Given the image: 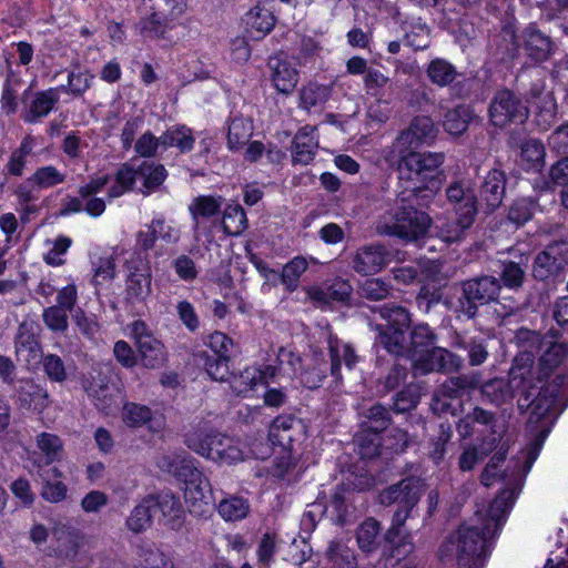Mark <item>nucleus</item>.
<instances>
[{"mask_svg": "<svg viewBox=\"0 0 568 568\" xmlns=\"http://www.w3.org/2000/svg\"><path fill=\"white\" fill-rule=\"evenodd\" d=\"M539 378L529 377V357L514 358L509 371L508 381L495 377L484 383L480 382L479 390L484 400L501 407L511 404L515 396L520 413L530 409L528 424L537 425L550 416L556 417V400L559 394L558 384L537 386Z\"/></svg>", "mask_w": 568, "mask_h": 568, "instance_id": "obj_1", "label": "nucleus"}, {"mask_svg": "<svg viewBox=\"0 0 568 568\" xmlns=\"http://www.w3.org/2000/svg\"><path fill=\"white\" fill-rule=\"evenodd\" d=\"M519 484L499 493L491 501L484 527L462 525L440 547V559L455 558L463 568H481L488 536H494L506 520L519 494Z\"/></svg>", "mask_w": 568, "mask_h": 568, "instance_id": "obj_2", "label": "nucleus"}, {"mask_svg": "<svg viewBox=\"0 0 568 568\" xmlns=\"http://www.w3.org/2000/svg\"><path fill=\"white\" fill-rule=\"evenodd\" d=\"M386 161L397 166L400 181L413 183L407 186L413 195L418 196L423 191L433 193L440 185V166L445 162L444 152L407 151L400 155H386Z\"/></svg>", "mask_w": 568, "mask_h": 568, "instance_id": "obj_3", "label": "nucleus"}, {"mask_svg": "<svg viewBox=\"0 0 568 568\" xmlns=\"http://www.w3.org/2000/svg\"><path fill=\"white\" fill-rule=\"evenodd\" d=\"M184 443L196 454L214 462L232 465L243 460V452L239 444L204 422L193 426L185 434Z\"/></svg>", "mask_w": 568, "mask_h": 568, "instance_id": "obj_4", "label": "nucleus"}, {"mask_svg": "<svg viewBox=\"0 0 568 568\" xmlns=\"http://www.w3.org/2000/svg\"><path fill=\"white\" fill-rule=\"evenodd\" d=\"M432 225L430 216L412 205L396 204L387 210L375 224L378 235L396 236L404 241H416L424 236Z\"/></svg>", "mask_w": 568, "mask_h": 568, "instance_id": "obj_5", "label": "nucleus"}, {"mask_svg": "<svg viewBox=\"0 0 568 568\" xmlns=\"http://www.w3.org/2000/svg\"><path fill=\"white\" fill-rule=\"evenodd\" d=\"M424 491L425 485L422 479L412 476L386 487L379 493L378 499L383 506L397 505L393 515L392 527L386 534L388 540L398 535L399 528L404 526Z\"/></svg>", "mask_w": 568, "mask_h": 568, "instance_id": "obj_6", "label": "nucleus"}, {"mask_svg": "<svg viewBox=\"0 0 568 568\" xmlns=\"http://www.w3.org/2000/svg\"><path fill=\"white\" fill-rule=\"evenodd\" d=\"M141 36L160 40L173 29L174 21L184 14L186 0H141Z\"/></svg>", "mask_w": 568, "mask_h": 568, "instance_id": "obj_7", "label": "nucleus"}, {"mask_svg": "<svg viewBox=\"0 0 568 568\" xmlns=\"http://www.w3.org/2000/svg\"><path fill=\"white\" fill-rule=\"evenodd\" d=\"M459 294V311L467 320L477 316L480 306L497 302L500 296L497 277L493 275H478L455 284Z\"/></svg>", "mask_w": 568, "mask_h": 568, "instance_id": "obj_8", "label": "nucleus"}, {"mask_svg": "<svg viewBox=\"0 0 568 568\" xmlns=\"http://www.w3.org/2000/svg\"><path fill=\"white\" fill-rule=\"evenodd\" d=\"M488 115L493 125L504 128L509 123L526 121L529 110L514 91L501 89L494 94L489 103Z\"/></svg>", "mask_w": 568, "mask_h": 568, "instance_id": "obj_9", "label": "nucleus"}, {"mask_svg": "<svg viewBox=\"0 0 568 568\" xmlns=\"http://www.w3.org/2000/svg\"><path fill=\"white\" fill-rule=\"evenodd\" d=\"M568 265V243L554 241L537 253L531 266L535 280L545 282L556 280L562 275Z\"/></svg>", "mask_w": 568, "mask_h": 568, "instance_id": "obj_10", "label": "nucleus"}, {"mask_svg": "<svg viewBox=\"0 0 568 568\" xmlns=\"http://www.w3.org/2000/svg\"><path fill=\"white\" fill-rule=\"evenodd\" d=\"M437 136V129L429 116L420 115L412 120L409 126L403 130L389 146L386 155H400L413 151L423 144H432Z\"/></svg>", "mask_w": 568, "mask_h": 568, "instance_id": "obj_11", "label": "nucleus"}, {"mask_svg": "<svg viewBox=\"0 0 568 568\" xmlns=\"http://www.w3.org/2000/svg\"><path fill=\"white\" fill-rule=\"evenodd\" d=\"M132 335L135 339L141 363L146 368H159L166 361L165 347L143 321L132 323Z\"/></svg>", "mask_w": 568, "mask_h": 568, "instance_id": "obj_12", "label": "nucleus"}, {"mask_svg": "<svg viewBox=\"0 0 568 568\" xmlns=\"http://www.w3.org/2000/svg\"><path fill=\"white\" fill-rule=\"evenodd\" d=\"M509 255L514 258H505L499 261L500 272L497 277L499 291L505 287L513 292L520 291L527 281V271L529 268V254L519 252L518 248L508 250Z\"/></svg>", "mask_w": 568, "mask_h": 568, "instance_id": "obj_13", "label": "nucleus"}, {"mask_svg": "<svg viewBox=\"0 0 568 568\" xmlns=\"http://www.w3.org/2000/svg\"><path fill=\"white\" fill-rule=\"evenodd\" d=\"M478 424L490 432V436L483 439V454L488 455L493 452L503 437V426L497 424L496 415L483 407L476 406L458 423L459 432L469 435L473 432V425Z\"/></svg>", "mask_w": 568, "mask_h": 568, "instance_id": "obj_14", "label": "nucleus"}, {"mask_svg": "<svg viewBox=\"0 0 568 568\" xmlns=\"http://www.w3.org/2000/svg\"><path fill=\"white\" fill-rule=\"evenodd\" d=\"M390 258L392 254L384 245L367 244L356 250L352 258V267L357 274L373 275L386 267Z\"/></svg>", "mask_w": 568, "mask_h": 568, "instance_id": "obj_15", "label": "nucleus"}, {"mask_svg": "<svg viewBox=\"0 0 568 568\" xmlns=\"http://www.w3.org/2000/svg\"><path fill=\"white\" fill-rule=\"evenodd\" d=\"M85 390L98 410L104 415H111L118 409L120 392L114 385H110L101 372L97 376H91Z\"/></svg>", "mask_w": 568, "mask_h": 568, "instance_id": "obj_16", "label": "nucleus"}, {"mask_svg": "<svg viewBox=\"0 0 568 568\" xmlns=\"http://www.w3.org/2000/svg\"><path fill=\"white\" fill-rule=\"evenodd\" d=\"M328 351L331 358L329 375L332 378L329 387L337 388L343 382V376L341 373L342 363L346 366L347 369L351 371L355 368L361 357L353 345L349 343L341 342L336 338L329 339Z\"/></svg>", "mask_w": 568, "mask_h": 568, "instance_id": "obj_17", "label": "nucleus"}, {"mask_svg": "<svg viewBox=\"0 0 568 568\" xmlns=\"http://www.w3.org/2000/svg\"><path fill=\"white\" fill-rule=\"evenodd\" d=\"M36 444L40 453L30 456V470L50 469L51 464L61 459L63 442L58 435L42 432L36 436Z\"/></svg>", "mask_w": 568, "mask_h": 568, "instance_id": "obj_18", "label": "nucleus"}, {"mask_svg": "<svg viewBox=\"0 0 568 568\" xmlns=\"http://www.w3.org/2000/svg\"><path fill=\"white\" fill-rule=\"evenodd\" d=\"M507 178L499 169L489 170L479 186V202L486 213L496 211L504 201L506 193Z\"/></svg>", "mask_w": 568, "mask_h": 568, "instance_id": "obj_19", "label": "nucleus"}, {"mask_svg": "<svg viewBox=\"0 0 568 568\" xmlns=\"http://www.w3.org/2000/svg\"><path fill=\"white\" fill-rule=\"evenodd\" d=\"M561 336V332L557 328H550L546 333V339L542 344L545 349L539 359L540 374L536 376L539 378L537 385L541 382V377L548 376L567 357L568 344L559 341Z\"/></svg>", "mask_w": 568, "mask_h": 568, "instance_id": "obj_20", "label": "nucleus"}, {"mask_svg": "<svg viewBox=\"0 0 568 568\" xmlns=\"http://www.w3.org/2000/svg\"><path fill=\"white\" fill-rule=\"evenodd\" d=\"M446 197L456 216H463L466 223L470 217L476 219L478 200L473 190L467 187L464 182H452L446 189Z\"/></svg>", "mask_w": 568, "mask_h": 568, "instance_id": "obj_21", "label": "nucleus"}, {"mask_svg": "<svg viewBox=\"0 0 568 568\" xmlns=\"http://www.w3.org/2000/svg\"><path fill=\"white\" fill-rule=\"evenodd\" d=\"M520 38L526 55L535 62L547 61L555 51L551 38L532 24L523 31Z\"/></svg>", "mask_w": 568, "mask_h": 568, "instance_id": "obj_22", "label": "nucleus"}, {"mask_svg": "<svg viewBox=\"0 0 568 568\" xmlns=\"http://www.w3.org/2000/svg\"><path fill=\"white\" fill-rule=\"evenodd\" d=\"M18 405L22 409L41 414L51 404L48 390L32 378L22 379L17 389Z\"/></svg>", "mask_w": 568, "mask_h": 568, "instance_id": "obj_23", "label": "nucleus"}, {"mask_svg": "<svg viewBox=\"0 0 568 568\" xmlns=\"http://www.w3.org/2000/svg\"><path fill=\"white\" fill-rule=\"evenodd\" d=\"M481 381L479 372H467L455 376H450L443 384H440L434 394L449 398L452 400L460 399L465 393H470L478 388Z\"/></svg>", "mask_w": 568, "mask_h": 568, "instance_id": "obj_24", "label": "nucleus"}, {"mask_svg": "<svg viewBox=\"0 0 568 568\" xmlns=\"http://www.w3.org/2000/svg\"><path fill=\"white\" fill-rule=\"evenodd\" d=\"M152 497L153 510L161 513L163 524L171 529H179L184 520V509L178 496L171 491H161Z\"/></svg>", "mask_w": 568, "mask_h": 568, "instance_id": "obj_25", "label": "nucleus"}, {"mask_svg": "<svg viewBox=\"0 0 568 568\" xmlns=\"http://www.w3.org/2000/svg\"><path fill=\"white\" fill-rule=\"evenodd\" d=\"M184 497L191 514L205 515L211 504V485L204 475L189 480L184 487Z\"/></svg>", "mask_w": 568, "mask_h": 568, "instance_id": "obj_26", "label": "nucleus"}, {"mask_svg": "<svg viewBox=\"0 0 568 568\" xmlns=\"http://www.w3.org/2000/svg\"><path fill=\"white\" fill-rule=\"evenodd\" d=\"M329 372V364L322 352L313 351L303 358V367L300 372L301 383L315 389L323 385L324 379Z\"/></svg>", "mask_w": 568, "mask_h": 568, "instance_id": "obj_27", "label": "nucleus"}, {"mask_svg": "<svg viewBox=\"0 0 568 568\" xmlns=\"http://www.w3.org/2000/svg\"><path fill=\"white\" fill-rule=\"evenodd\" d=\"M32 476L41 480V497L49 503H60L65 499L68 487L64 483L59 480L63 474L62 471L52 466L50 469L30 470Z\"/></svg>", "mask_w": 568, "mask_h": 568, "instance_id": "obj_28", "label": "nucleus"}, {"mask_svg": "<svg viewBox=\"0 0 568 568\" xmlns=\"http://www.w3.org/2000/svg\"><path fill=\"white\" fill-rule=\"evenodd\" d=\"M60 100L58 88L36 92L26 104L22 118L28 123H34L47 116Z\"/></svg>", "mask_w": 568, "mask_h": 568, "instance_id": "obj_29", "label": "nucleus"}, {"mask_svg": "<svg viewBox=\"0 0 568 568\" xmlns=\"http://www.w3.org/2000/svg\"><path fill=\"white\" fill-rule=\"evenodd\" d=\"M302 430L301 419L293 415H280L271 425L270 438L273 443L287 448L301 436Z\"/></svg>", "mask_w": 568, "mask_h": 568, "instance_id": "obj_30", "label": "nucleus"}, {"mask_svg": "<svg viewBox=\"0 0 568 568\" xmlns=\"http://www.w3.org/2000/svg\"><path fill=\"white\" fill-rule=\"evenodd\" d=\"M315 128L304 126L298 130L293 139L292 161L294 164H310L318 148V141L315 135Z\"/></svg>", "mask_w": 568, "mask_h": 568, "instance_id": "obj_31", "label": "nucleus"}, {"mask_svg": "<svg viewBox=\"0 0 568 568\" xmlns=\"http://www.w3.org/2000/svg\"><path fill=\"white\" fill-rule=\"evenodd\" d=\"M274 0H260L252 8L245 18L246 26L251 32L255 31L260 37L271 32L276 23V18L272 11Z\"/></svg>", "mask_w": 568, "mask_h": 568, "instance_id": "obj_32", "label": "nucleus"}, {"mask_svg": "<svg viewBox=\"0 0 568 568\" xmlns=\"http://www.w3.org/2000/svg\"><path fill=\"white\" fill-rule=\"evenodd\" d=\"M38 328V324L33 321H23L19 325L16 336V353L18 355L27 353L26 362L37 359L42 353L41 344L37 337Z\"/></svg>", "mask_w": 568, "mask_h": 568, "instance_id": "obj_33", "label": "nucleus"}, {"mask_svg": "<svg viewBox=\"0 0 568 568\" xmlns=\"http://www.w3.org/2000/svg\"><path fill=\"white\" fill-rule=\"evenodd\" d=\"M545 339L546 334L541 335L537 331H531L525 327L519 328L515 334V343L520 349L519 354L515 358L529 357L530 378H537L536 372L534 371L535 352L542 348Z\"/></svg>", "mask_w": 568, "mask_h": 568, "instance_id": "obj_34", "label": "nucleus"}, {"mask_svg": "<svg viewBox=\"0 0 568 568\" xmlns=\"http://www.w3.org/2000/svg\"><path fill=\"white\" fill-rule=\"evenodd\" d=\"M123 423L133 428H139L148 425L152 432L159 430L162 427V422L153 416L150 407L138 403H125L122 407Z\"/></svg>", "mask_w": 568, "mask_h": 568, "instance_id": "obj_35", "label": "nucleus"}, {"mask_svg": "<svg viewBox=\"0 0 568 568\" xmlns=\"http://www.w3.org/2000/svg\"><path fill=\"white\" fill-rule=\"evenodd\" d=\"M352 292L353 287L347 280L336 277L325 287L313 288L308 294L313 301L328 304L331 302H347Z\"/></svg>", "mask_w": 568, "mask_h": 568, "instance_id": "obj_36", "label": "nucleus"}, {"mask_svg": "<svg viewBox=\"0 0 568 568\" xmlns=\"http://www.w3.org/2000/svg\"><path fill=\"white\" fill-rule=\"evenodd\" d=\"M377 329V344L382 345L392 355L408 356V344L406 343V328H395L390 326L378 325Z\"/></svg>", "mask_w": 568, "mask_h": 568, "instance_id": "obj_37", "label": "nucleus"}, {"mask_svg": "<svg viewBox=\"0 0 568 568\" xmlns=\"http://www.w3.org/2000/svg\"><path fill=\"white\" fill-rule=\"evenodd\" d=\"M130 568H174L172 560L160 549L152 546H139L131 559Z\"/></svg>", "mask_w": 568, "mask_h": 568, "instance_id": "obj_38", "label": "nucleus"}, {"mask_svg": "<svg viewBox=\"0 0 568 568\" xmlns=\"http://www.w3.org/2000/svg\"><path fill=\"white\" fill-rule=\"evenodd\" d=\"M454 346L466 352L468 364L471 367L483 365L489 357L487 342L481 337L457 336Z\"/></svg>", "mask_w": 568, "mask_h": 568, "instance_id": "obj_39", "label": "nucleus"}, {"mask_svg": "<svg viewBox=\"0 0 568 568\" xmlns=\"http://www.w3.org/2000/svg\"><path fill=\"white\" fill-rule=\"evenodd\" d=\"M268 65L273 70L272 81L276 90L284 94L291 93L298 81L297 72L290 63L278 59H271Z\"/></svg>", "mask_w": 568, "mask_h": 568, "instance_id": "obj_40", "label": "nucleus"}, {"mask_svg": "<svg viewBox=\"0 0 568 568\" xmlns=\"http://www.w3.org/2000/svg\"><path fill=\"white\" fill-rule=\"evenodd\" d=\"M152 497H144L130 513L125 520L128 529L134 534L145 531L153 523Z\"/></svg>", "mask_w": 568, "mask_h": 568, "instance_id": "obj_41", "label": "nucleus"}, {"mask_svg": "<svg viewBox=\"0 0 568 568\" xmlns=\"http://www.w3.org/2000/svg\"><path fill=\"white\" fill-rule=\"evenodd\" d=\"M223 205L222 196L200 195L189 206L190 214L194 222L193 230L196 233L200 227V217H212L216 215Z\"/></svg>", "mask_w": 568, "mask_h": 568, "instance_id": "obj_42", "label": "nucleus"}, {"mask_svg": "<svg viewBox=\"0 0 568 568\" xmlns=\"http://www.w3.org/2000/svg\"><path fill=\"white\" fill-rule=\"evenodd\" d=\"M325 557L331 564L329 568H357L354 550L341 539L329 541Z\"/></svg>", "mask_w": 568, "mask_h": 568, "instance_id": "obj_43", "label": "nucleus"}, {"mask_svg": "<svg viewBox=\"0 0 568 568\" xmlns=\"http://www.w3.org/2000/svg\"><path fill=\"white\" fill-rule=\"evenodd\" d=\"M474 112L469 105L460 104L445 113L443 125L452 135H462L474 119Z\"/></svg>", "mask_w": 568, "mask_h": 568, "instance_id": "obj_44", "label": "nucleus"}, {"mask_svg": "<svg viewBox=\"0 0 568 568\" xmlns=\"http://www.w3.org/2000/svg\"><path fill=\"white\" fill-rule=\"evenodd\" d=\"M436 333L428 324L420 323L413 326L409 334L408 357H415L419 352L436 347Z\"/></svg>", "mask_w": 568, "mask_h": 568, "instance_id": "obj_45", "label": "nucleus"}, {"mask_svg": "<svg viewBox=\"0 0 568 568\" xmlns=\"http://www.w3.org/2000/svg\"><path fill=\"white\" fill-rule=\"evenodd\" d=\"M217 513L226 521L242 520L250 513V503L241 496L230 495L219 503Z\"/></svg>", "mask_w": 568, "mask_h": 568, "instance_id": "obj_46", "label": "nucleus"}, {"mask_svg": "<svg viewBox=\"0 0 568 568\" xmlns=\"http://www.w3.org/2000/svg\"><path fill=\"white\" fill-rule=\"evenodd\" d=\"M221 223L226 235H241L247 229V217L244 209L239 204L226 205Z\"/></svg>", "mask_w": 568, "mask_h": 568, "instance_id": "obj_47", "label": "nucleus"}, {"mask_svg": "<svg viewBox=\"0 0 568 568\" xmlns=\"http://www.w3.org/2000/svg\"><path fill=\"white\" fill-rule=\"evenodd\" d=\"M164 460H168L166 470L178 479L182 480L184 485L187 484L189 480H193L203 475L197 469L194 459L191 457L173 456L171 458H165Z\"/></svg>", "mask_w": 568, "mask_h": 568, "instance_id": "obj_48", "label": "nucleus"}, {"mask_svg": "<svg viewBox=\"0 0 568 568\" xmlns=\"http://www.w3.org/2000/svg\"><path fill=\"white\" fill-rule=\"evenodd\" d=\"M361 415L363 417L362 427L376 433L387 429L392 422L389 412L381 404H374L363 409Z\"/></svg>", "mask_w": 568, "mask_h": 568, "instance_id": "obj_49", "label": "nucleus"}, {"mask_svg": "<svg viewBox=\"0 0 568 568\" xmlns=\"http://www.w3.org/2000/svg\"><path fill=\"white\" fill-rule=\"evenodd\" d=\"M41 366L51 383L63 384L69 378V368L63 358L57 354H40Z\"/></svg>", "mask_w": 568, "mask_h": 568, "instance_id": "obj_50", "label": "nucleus"}, {"mask_svg": "<svg viewBox=\"0 0 568 568\" xmlns=\"http://www.w3.org/2000/svg\"><path fill=\"white\" fill-rule=\"evenodd\" d=\"M536 108L535 120L540 130H548L557 119L558 105L555 94H545L531 104Z\"/></svg>", "mask_w": 568, "mask_h": 568, "instance_id": "obj_51", "label": "nucleus"}, {"mask_svg": "<svg viewBox=\"0 0 568 568\" xmlns=\"http://www.w3.org/2000/svg\"><path fill=\"white\" fill-rule=\"evenodd\" d=\"M192 131L186 126H174L162 134L163 150L176 146L182 153L190 152L194 145Z\"/></svg>", "mask_w": 568, "mask_h": 568, "instance_id": "obj_52", "label": "nucleus"}, {"mask_svg": "<svg viewBox=\"0 0 568 568\" xmlns=\"http://www.w3.org/2000/svg\"><path fill=\"white\" fill-rule=\"evenodd\" d=\"M537 207V201L531 197L517 199L508 209L507 220L516 226H523L532 219Z\"/></svg>", "mask_w": 568, "mask_h": 568, "instance_id": "obj_53", "label": "nucleus"}, {"mask_svg": "<svg viewBox=\"0 0 568 568\" xmlns=\"http://www.w3.org/2000/svg\"><path fill=\"white\" fill-rule=\"evenodd\" d=\"M264 381V374L256 367H246L239 375L232 374L230 385L236 395H244Z\"/></svg>", "mask_w": 568, "mask_h": 568, "instance_id": "obj_54", "label": "nucleus"}, {"mask_svg": "<svg viewBox=\"0 0 568 568\" xmlns=\"http://www.w3.org/2000/svg\"><path fill=\"white\" fill-rule=\"evenodd\" d=\"M332 90V85L310 83L301 90V105L306 110L323 105L331 98Z\"/></svg>", "mask_w": 568, "mask_h": 568, "instance_id": "obj_55", "label": "nucleus"}, {"mask_svg": "<svg viewBox=\"0 0 568 568\" xmlns=\"http://www.w3.org/2000/svg\"><path fill=\"white\" fill-rule=\"evenodd\" d=\"M126 297L132 301H143L151 292V275L135 270L126 278Z\"/></svg>", "mask_w": 568, "mask_h": 568, "instance_id": "obj_56", "label": "nucleus"}, {"mask_svg": "<svg viewBox=\"0 0 568 568\" xmlns=\"http://www.w3.org/2000/svg\"><path fill=\"white\" fill-rule=\"evenodd\" d=\"M456 68L444 59H435L427 67V75L438 87L449 85L457 77Z\"/></svg>", "mask_w": 568, "mask_h": 568, "instance_id": "obj_57", "label": "nucleus"}, {"mask_svg": "<svg viewBox=\"0 0 568 568\" xmlns=\"http://www.w3.org/2000/svg\"><path fill=\"white\" fill-rule=\"evenodd\" d=\"M138 176L143 180L146 193H150L165 181L168 172L164 165L145 161L138 168Z\"/></svg>", "mask_w": 568, "mask_h": 568, "instance_id": "obj_58", "label": "nucleus"}, {"mask_svg": "<svg viewBox=\"0 0 568 568\" xmlns=\"http://www.w3.org/2000/svg\"><path fill=\"white\" fill-rule=\"evenodd\" d=\"M379 523L374 518L365 519L356 531V539L359 549L365 552H372L377 547V536L379 534Z\"/></svg>", "mask_w": 568, "mask_h": 568, "instance_id": "obj_59", "label": "nucleus"}, {"mask_svg": "<svg viewBox=\"0 0 568 568\" xmlns=\"http://www.w3.org/2000/svg\"><path fill=\"white\" fill-rule=\"evenodd\" d=\"M57 546L55 552L59 557L72 560L77 557L81 545V538L78 532L70 530H59L55 532Z\"/></svg>", "mask_w": 568, "mask_h": 568, "instance_id": "obj_60", "label": "nucleus"}, {"mask_svg": "<svg viewBox=\"0 0 568 568\" xmlns=\"http://www.w3.org/2000/svg\"><path fill=\"white\" fill-rule=\"evenodd\" d=\"M476 219L470 217L466 223L463 216H456L455 221H448L438 227V237L446 243H456L464 239L466 231L474 224Z\"/></svg>", "mask_w": 568, "mask_h": 568, "instance_id": "obj_61", "label": "nucleus"}, {"mask_svg": "<svg viewBox=\"0 0 568 568\" xmlns=\"http://www.w3.org/2000/svg\"><path fill=\"white\" fill-rule=\"evenodd\" d=\"M253 125L243 118H235L231 121L227 132V144L230 149H240L251 138Z\"/></svg>", "mask_w": 568, "mask_h": 568, "instance_id": "obj_62", "label": "nucleus"}, {"mask_svg": "<svg viewBox=\"0 0 568 568\" xmlns=\"http://www.w3.org/2000/svg\"><path fill=\"white\" fill-rule=\"evenodd\" d=\"M520 156L528 169L539 171L545 165L546 150L539 140L530 139L523 144Z\"/></svg>", "mask_w": 568, "mask_h": 568, "instance_id": "obj_63", "label": "nucleus"}, {"mask_svg": "<svg viewBox=\"0 0 568 568\" xmlns=\"http://www.w3.org/2000/svg\"><path fill=\"white\" fill-rule=\"evenodd\" d=\"M378 312L381 317L387 321L386 326L407 329L412 324V315L403 306L385 304L378 308Z\"/></svg>", "mask_w": 568, "mask_h": 568, "instance_id": "obj_64", "label": "nucleus"}]
</instances>
